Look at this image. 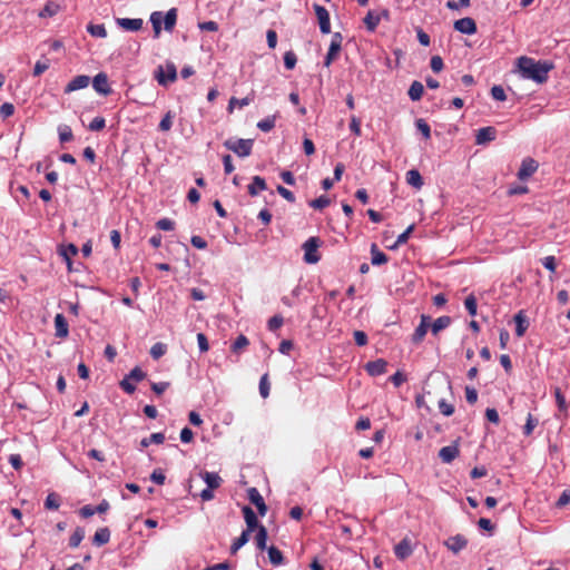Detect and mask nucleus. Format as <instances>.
Masks as SVG:
<instances>
[{"instance_id": "obj_1", "label": "nucleus", "mask_w": 570, "mask_h": 570, "mask_svg": "<svg viewBox=\"0 0 570 570\" xmlns=\"http://www.w3.org/2000/svg\"><path fill=\"white\" fill-rule=\"evenodd\" d=\"M517 66L523 78L538 83H544L548 80L549 72L554 68L551 61L534 60L527 56L518 58Z\"/></svg>"}, {"instance_id": "obj_51", "label": "nucleus", "mask_w": 570, "mask_h": 570, "mask_svg": "<svg viewBox=\"0 0 570 570\" xmlns=\"http://www.w3.org/2000/svg\"><path fill=\"white\" fill-rule=\"evenodd\" d=\"M417 130L424 136L425 139H430L431 137V128L429 124L424 119H417L416 122Z\"/></svg>"}, {"instance_id": "obj_30", "label": "nucleus", "mask_w": 570, "mask_h": 570, "mask_svg": "<svg viewBox=\"0 0 570 570\" xmlns=\"http://www.w3.org/2000/svg\"><path fill=\"white\" fill-rule=\"evenodd\" d=\"M363 21H364V24L366 26V29L368 31L373 32L377 28V26L381 21V18L379 14L374 13L373 11H368Z\"/></svg>"}, {"instance_id": "obj_37", "label": "nucleus", "mask_w": 570, "mask_h": 570, "mask_svg": "<svg viewBox=\"0 0 570 570\" xmlns=\"http://www.w3.org/2000/svg\"><path fill=\"white\" fill-rule=\"evenodd\" d=\"M85 538V530L81 527H77L69 539V546L77 548Z\"/></svg>"}, {"instance_id": "obj_7", "label": "nucleus", "mask_w": 570, "mask_h": 570, "mask_svg": "<svg viewBox=\"0 0 570 570\" xmlns=\"http://www.w3.org/2000/svg\"><path fill=\"white\" fill-rule=\"evenodd\" d=\"M314 11L318 20L320 30L322 33L327 35L331 32V20L327 9L320 4H314Z\"/></svg>"}, {"instance_id": "obj_3", "label": "nucleus", "mask_w": 570, "mask_h": 570, "mask_svg": "<svg viewBox=\"0 0 570 570\" xmlns=\"http://www.w3.org/2000/svg\"><path fill=\"white\" fill-rule=\"evenodd\" d=\"M321 246V240L318 237H309L304 244V261L307 264H316L321 259V255L318 254V247Z\"/></svg>"}, {"instance_id": "obj_19", "label": "nucleus", "mask_w": 570, "mask_h": 570, "mask_svg": "<svg viewBox=\"0 0 570 570\" xmlns=\"http://www.w3.org/2000/svg\"><path fill=\"white\" fill-rule=\"evenodd\" d=\"M142 19L118 18L117 24L127 31H138L142 28Z\"/></svg>"}, {"instance_id": "obj_47", "label": "nucleus", "mask_w": 570, "mask_h": 570, "mask_svg": "<svg viewBox=\"0 0 570 570\" xmlns=\"http://www.w3.org/2000/svg\"><path fill=\"white\" fill-rule=\"evenodd\" d=\"M269 390H271V385H269V382H268V374L265 373L261 380H259V393L262 395L263 399H266L268 397L269 395Z\"/></svg>"}, {"instance_id": "obj_18", "label": "nucleus", "mask_w": 570, "mask_h": 570, "mask_svg": "<svg viewBox=\"0 0 570 570\" xmlns=\"http://www.w3.org/2000/svg\"><path fill=\"white\" fill-rule=\"evenodd\" d=\"M242 511L247 525L246 531H249L252 533L255 529H258V527L261 525L258 524L257 517L253 509L248 505H245Z\"/></svg>"}, {"instance_id": "obj_43", "label": "nucleus", "mask_w": 570, "mask_h": 570, "mask_svg": "<svg viewBox=\"0 0 570 570\" xmlns=\"http://www.w3.org/2000/svg\"><path fill=\"white\" fill-rule=\"evenodd\" d=\"M248 345H249L248 338L245 335L240 334L239 336H237V338L233 343L232 352L239 353L243 348L247 347Z\"/></svg>"}, {"instance_id": "obj_22", "label": "nucleus", "mask_w": 570, "mask_h": 570, "mask_svg": "<svg viewBox=\"0 0 570 570\" xmlns=\"http://www.w3.org/2000/svg\"><path fill=\"white\" fill-rule=\"evenodd\" d=\"M267 188L266 181L261 176H254L252 183L248 185V194L250 196L258 195L259 191H263Z\"/></svg>"}, {"instance_id": "obj_33", "label": "nucleus", "mask_w": 570, "mask_h": 570, "mask_svg": "<svg viewBox=\"0 0 570 570\" xmlns=\"http://www.w3.org/2000/svg\"><path fill=\"white\" fill-rule=\"evenodd\" d=\"M371 254H372V264L373 265L385 264L389 259L387 256L377 248L376 244H373L371 246Z\"/></svg>"}, {"instance_id": "obj_46", "label": "nucleus", "mask_w": 570, "mask_h": 570, "mask_svg": "<svg viewBox=\"0 0 570 570\" xmlns=\"http://www.w3.org/2000/svg\"><path fill=\"white\" fill-rule=\"evenodd\" d=\"M165 441V435L163 433H153L149 438H145L141 440V445L144 448L148 446L150 443L161 444Z\"/></svg>"}, {"instance_id": "obj_44", "label": "nucleus", "mask_w": 570, "mask_h": 570, "mask_svg": "<svg viewBox=\"0 0 570 570\" xmlns=\"http://www.w3.org/2000/svg\"><path fill=\"white\" fill-rule=\"evenodd\" d=\"M58 132H59V139L61 142H68L73 139L72 130L67 125L59 126Z\"/></svg>"}, {"instance_id": "obj_42", "label": "nucleus", "mask_w": 570, "mask_h": 570, "mask_svg": "<svg viewBox=\"0 0 570 570\" xmlns=\"http://www.w3.org/2000/svg\"><path fill=\"white\" fill-rule=\"evenodd\" d=\"M275 116L267 117L257 122V128L264 132L271 131L275 127Z\"/></svg>"}, {"instance_id": "obj_34", "label": "nucleus", "mask_w": 570, "mask_h": 570, "mask_svg": "<svg viewBox=\"0 0 570 570\" xmlns=\"http://www.w3.org/2000/svg\"><path fill=\"white\" fill-rule=\"evenodd\" d=\"M177 12L176 9H170L164 17V28L167 31H171L176 24Z\"/></svg>"}, {"instance_id": "obj_25", "label": "nucleus", "mask_w": 570, "mask_h": 570, "mask_svg": "<svg viewBox=\"0 0 570 570\" xmlns=\"http://www.w3.org/2000/svg\"><path fill=\"white\" fill-rule=\"evenodd\" d=\"M202 475H203V480L207 484V488L215 490L220 487L223 480L217 473L206 471Z\"/></svg>"}, {"instance_id": "obj_48", "label": "nucleus", "mask_w": 570, "mask_h": 570, "mask_svg": "<svg viewBox=\"0 0 570 570\" xmlns=\"http://www.w3.org/2000/svg\"><path fill=\"white\" fill-rule=\"evenodd\" d=\"M330 204H331L330 198L325 195H322L318 198L313 199L309 203V206L313 207L314 209H323V208L327 207Z\"/></svg>"}, {"instance_id": "obj_63", "label": "nucleus", "mask_w": 570, "mask_h": 570, "mask_svg": "<svg viewBox=\"0 0 570 570\" xmlns=\"http://www.w3.org/2000/svg\"><path fill=\"white\" fill-rule=\"evenodd\" d=\"M541 262L548 271H550L551 273L556 272L557 261L554 256H546Z\"/></svg>"}, {"instance_id": "obj_64", "label": "nucleus", "mask_w": 570, "mask_h": 570, "mask_svg": "<svg viewBox=\"0 0 570 570\" xmlns=\"http://www.w3.org/2000/svg\"><path fill=\"white\" fill-rule=\"evenodd\" d=\"M131 380L126 376L119 383L120 387L128 394H132L136 390V386L130 382Z\"/></svg>"}, {"instance_id": "obj_4", "label": "nucleus", "mask_w": 570, "mask_h": 570, "mask_svg": "<svg viewBox=\"0 0 570 570\" xmlns=\"http://www.w3.org/2000/svg\"><path fill=\"white\" fill-rule=\"evenodd\" d=\"M155 78L161 86H167L169 82H174L177 79L176 66L171 62L167 63L165 68L163 66H158L155 71Z\"/></svg>"}, {"instance_id": "obj_54", "label": "nucleus", "mask_w": 570, "mask_h": 570, "mask_svg": "<svg viewBox=\"0 0 570 570\" xmlns=\"http://www.w3.org/2000/svg\"><path fill=\"white\" fill-rule=\"evenodd\" d=\"M166 353V345L163 343H156L150 348V355L153 358L158 360Z\"/></svg>"}, {"instance_id": "obj_27", "label": "nucleus", "mask_w": 570, "mask_h": 570, "mask_svg": "<svg viewBox=\"0 0 570 570\" xmlns=\"http://www.w3.org/2000/svg\"><path fill=\"white\" fill-rule=\"evenodd\" d=\"M406 183L417 189L423 186V179L419 170L411 169L406 173Z\"/></svg>"}, {"instance_id": "obj_35", "label": "nucleus", "mask_w": 570, "mask_h": 570, "mask_svg": "<svg viewBox=\"0 0 570 570\" xmlns=\"http://www.w3.org/2000/svg\"><path fill=\"white\" fill-rule=\"evenodd\" d=\"M175 115L171 111H167L158 125V129L163 132H167L173 127V120Z\"/></svg>"}, {"instance_id": "obj_57", "label": "nucleus", "mask_w": 570, "mask_h": 570, "mask_svg": "<svg viewBox=\"0 0 570 570\" xmlns=\"http://www.w3.org/2000/svg\"><path fill=\"white\" fill-rule=\"evenodd\" d=\"M537 424H538V420L534 419L531 414H528L527 423L523 428V434L529 436L533 432Z\"/></svg>"}, {"instance_id": "obj_59", "label": "nucleus", "mask_w": 570, "mask_h": 570, "mask_svg": "<svg viewBox=\"0 0 570 570\" xmlns=\"http://www.w3.org/2000/svg\"><path fill=\"white\" fill-rule=\"evenodd\" d=\"M127 376L135 382H140L146 377V373L140 367L136 366Z\"/></svg>"}, {"instance_id": "obj_41", "label": "nucleus", "mask_w": 570, "mask_h": 570, "mask_svg": "<svg viewBox=\"0 0 570 570\" xmlns=\"http://www.w3.org/2000/svg\"><path fill=\"white\" fill-rule=\"evenodd\" d=\"M553 393H554V397H556L559 411L567 412L568 403L566 401L564 395L561 392V389L559 386L554 387Z\"/></svg>"}, {"instance_id": "obj_32", "label": "nucleus", "mask_w": 570, "mask_h": 570, "mask_svg": "<svg viewBox=\"0 0 570 570\" xmlns=\"http://www.w3.org/2000/svg\"><path fill=\"white\" fill-rule=\"evenodd\" d=\"M267 530L266 528L261 524L257 529V533L255 535V543L257 549L265 550L266 549V541H267Z\"/></svg>"}, {"instance_id": "obj_16", "label": "nucleus", "mask_w": 570, "mask_h": 570, "mask_svg": "<svg viewBox=\"0 0 570 570\" xmlns=\"http://www.w3.org/2000/svg\"><path fill=\"white\" fill-rule=\"evenodd\" d=\"M387 362L383 358L371 361L365 365V370L372 376L382 375L386 372Z\"/></svg>"}, {"instance_id": "obj_56", "label": "nucleus", "mask_w": 570, "mask_h": 570, "mask_svg": "<svg viewBox=\"0 0 570 570\" xmlns=\"http://www.w3.org/2000/svg\"><path fill=\"white\" fill-rule=\"evenodd\" d=\"M106 127V120L105 118L102 117H95L90 124H89V129L91 131H100L102 130L104 128Z\"/></svg>"}, {"instance_id": "obj_21", "label": "nucleus", "mask_w": 570, "mask_h": 570, "mask_svg": "<svg viewBox=\"0 0 570 570\" xmlns=\"http://www.w3.org/2000/svg\"><path fill=\"white\" fill-rule=\"evenodd\" d=\"M514 322H515V334L518 337H522L529 326V322L522 311H520L515 314Z\"/></svg>"}, {"instance_id": "obj_10", "label": "nucleus", "mask_w": 570, "mask_h": 570, "mask_svg": "<svg viewBox=\"0 0 570 570\" xmlns=\"http://www.w3.org/2000/svg\"><path fill=\"white\" fill-rule=\"evenodd\" d=\"M454 29L464 35H474L478 30L475 21L470 18H461L453 24Z\"/></svg>"}, {"instance_id": "obj_62", "label": "nucleus", "mask_w": 570, "mask_h": 570, "mask_svg": "<svg viewBox=\"0 0 570 570\" xmlns=\"http://www.w3.org/2000/svg\"><path fill=\"white\" fill-rule=\"evenodd\" d=\"M14 112V106L10 102H4L0 106V116L2 118L11 117Z\"/></svg>"}, {"instance_id": "obj_36", "label": "nucleus", "mask_w": 570, "mask_h": 570, "mask_svg": "<svg viewBox=\"0 0 570 570\" xmlns=\"http://www.w3.org/2000/svg\"><path fill=\"white\" fill-rule=\"evenodd\" d=\"M161 20H163L161 12L156 11V12L151 13L150 22L153 24L155 38H158L159 35H160V31H161Z\"/></svg>"}, {"instance_id": "obj_53", "label": "nucleus", "mask_w": 570, "mask_h": 570, "mask_svg": "<svg viewBox=\"0 0 570 570\" xmlns=\"http://www.w3.org/2000/svg\"><path fill=\"white\" fill-rule=\"evenodd\" d=\"M296 62H297V57L293 51L285 52L284 65H285L286 69H288V70L294 69V67L296 66Z\"/></svg>"}, {"instance_id": "obj_2", "label": "nucleus", "mask_w": 570, "mask_h": 570, "mask_svg": "<svg viewBox=\"0 0 570 570\" xmlns=\"http://www.w3.org/2000/svg\"><path fill=\"white\" fill-rule=\"evenodd\" d=\"M253 139H227L224 146L239 157H247L252 154Z\"/></svg>"}, {"instance_id": "obj_55", "label": "nucleus", "mask_w": 570, "mask_h": 570, "mask_svg": "<svg viewBox=\"0 0 570 570\" xmlns=\"http://www.w3.org/2000/svg\"><path fill=\"white\" fill-rule=\"evenodd\" d=\"M78 253V248L76 245L73 244H69L62 252H61V255L65 257V259L67 261L68 265L71 264V257L72 256H76Z\"/></svg>"}, {"instance_id": "obj_60", "label": "nucleus", "mask_w": 570, "mask_h": 570, "mask_svg": "<svg viewBox=\"0 0 570 570\" xmlns=\"http://www.w3.org/2000/svg\"><path fill=\"white\" fill-rule=\"evenodd\" d=\"M430 66L434 72H441L444 67L443 59L440 56H433L430 60Z\"/></svg>"}, {"instance_id": "obj_8", "label": "nucleus", "mask_w": 570, "mask_h": 570, "mask_svg": "<svg viewBox=\"0 0 570 570\" xmlns=\"http://www.w3.org/2000/svg\"><path fill=\"white\" fill-rule=\"evenodd\" d=\"M430 325L431 317L429 315L422 314L420 317V324L414 330V333L412 335V342L414 344H420L424 340V336L426 335Z\"/></svg>"}, {"instance_id": "obj_26", "label": "nucleus", "mask_w": 570, "mask_h": 570, "mask_svg": "<svg viewBox=\"0 0 570 570\" xmlns=\"http://www.w3.org/2000/svg\"><path fill=\"white\" fill-rule=\"evenodd\" d=\"M61 10L60 4L53 1H48L43 9L39 12V17L49 18L56 16Z\"/></svg>"}, {"instance_id": "obj_20", "label": "nucleus", "mask_w": 570, "mask_h": 570, "mask_svg": "<svg viewBox=\"0 0 570 570\" xmlns=\"http://www.w3.org/2000/svg\"><path fill=\"white\" fill-rule=\"evenodd\" d=\"M394 553L400 560H404L412 554V548L407 539H403L394 548Z\"/></svg>"}, {"instance_id": "obj_58", "label": "nucleus", "mask_w": 570, "mask_h": 570, "mask_svg": "<svg viewBox=\"0 0 570 570\" xmlns=\"http://www.w3.org/2000/svg\"><path fill=\"white\" fill-rule=\"evenodd\" d=\"M491 96L498 101H504L507 99L505 91L501 86H493L491 88Z\"/></svg>"}, {"instance_id": "obj_9", "label": "nucleus", "mask_w": 570, "mask_h": 570, "mask_svg": "<svg viewBox=\"0 0 570 570\" xmlns=\"http://www.w3.org/2000/svg\"><path fill=\"white\" fill-rule=\"evenodd\" d=\"M444 546L454 554H458L460 551L466 548L468 539L462 534H455L453 537L448 538L444 541Z\"/></svg>"}, {"instance_id": "obj_14", "label": "nucleus", "mask_w": 570, "mask_h": 570, "mask_svg": "<svg viewBox=\"0 0 570 570\" xmlns=\"http://www.w3.org/2000/svg\"><path fill=\"white\" fill-rule=\"evenodd\" d=\"M248 499H249L250 503H253L257 508L258 513L262 517H264L267 512V505L265 504V501H264L262 494L259 493V491L256 488H250L248 490Z\"/></svg>"}, {"instance_id": "obj_13", "label": "nucleus", "mask_w": 570, "mask_h": 570, "mask_svg": "<svg viewBox=\"0 0 570 570\" xmlns=\"http://www.w3.org/2000/svg\"><path fill=\"white\" fill-rule=\"evenodd\" d=\"M460 454V449L458 443H453L448 446H443L439 451V458L443 463H451L453 460H455Z\"/></svg>"}, {"instance_id": "obj_15", "label": "nucleus", "mask_w": 570, "mask_h": 570, "mask_svg": "<svg viewBox=\"0 0 570 570\" xmlns=\"http://www.w3.org/2000/svg\"><path fill=\"white\" fill-rule=\"evenodd\" d=\"M55 335L58 338H66L69 335V325L62 314H57L55 316Z\"/></svg>"}, {"instance_id": "obj_23", "label": "nucleus", "mask_w": 570, "mask_h": 570, "mask_svg": "<svg viewBox=\"0 0 570 570\" xmlns=\"http://www.w3.org/2000/svg\"><path fill=\"white\" fill-rule=\"evenodd\" d=\"M110 540V531L108 528H100L96 531L92 543L100 547L108 543Z\"/></svg>"}, {"instance_id": "obj_24", "label": "nucleus", "mask_w": 570, "mask_h": 570, "mask_svg": "<svg viewBox=\"0 0 570 570\" xmlns=\"http://www.w3.org/2000/svg\"><path fill=\"white\" fill-rule=\"evenodd\" d=\"M451 324V317L450 316H440L438 317L433 323H431L430 327L434 335H436L442 330H445Z\"/></svg>"}, {"instance_id": "obj_49", "label": "nucleus", "mask_w": 570, "mask_h": 570, "mask_svg": "<svg viewBox=\"0 0 570 570\" xmlns=\"http://www.w3.org/2000/svg\"><path fill=\"white\" fill-rule=\"evenodd\" d=\"M438 406H439V410L440 412L445 415V416H451L453 413H454V406L453 404L446 402V400L444 399H441L439 402H438Z\"/></svg>"}, {"instance_id": "obj_17", "label": "nucleus", "mask_w": 570, "mask_h": 570, "mask_svg": "<svg viewBox=\"0 0 570 570\" xmlns=\"http://www.w3.org/2000/svg\"><path fill=\"white\" fill-rule=\"evenodd\" d=\"M497 130L494 127H483L480 128L475 136V142L478 145H483L490 142L495 139Z\"/></svg>"}, {"instance_id": "obj_6", "label": "nucleus", "mask_w": 570, "mask_h": 570, "mask_svg": "<svg viewBox=\"0 0 570 570\" xmlns=\"http://www.w3.org/2000/svg\"><path fill=\"white\" fill-rule=\"evenodd\" d=\"M539 164L531 157H527L522 160L518 171V178L520 180H527L538 170Z\"/></svg>"}, {"instance_id": "obj_45", "label": "nucleus", "mask_w": 570, "mask_h": 570, "mask_svg": "<svg viewBox=\"0 0 570 570\" xmlns=\"http://www.w3.org/2000/svg\"><path fill=\"white\" fill-rule=\"evenodd\" d=\"M464 306H465L466 311L469 312V314L471 316H475L476 315L478 302H476V298H475V296L473 294H470L464 299Z\"/></svg>"}, {"instance_id": "obj_38", "label": "nucleus", "mask_w": 570, "mask_h": 570, "mask_svg": "<svg viewBox=\"0 0 570 570\" xmlns=\"http://www.w3.org/2000/svg\"><path fill=\"white\" fill-rule=\"evenodd\" d=\"M87 31L92 36L97 38H106L107 37V30L105 28V24H92L89 23L87 26Z\"/></svg>"}, {"instance_id": "obj_31", "label": "nucleus", "mask_w": 570, "mask_h": 570, "mask_svg": "<svg viewBox=\"0 0 570 570\" xmlns=\"http://www.w3.org/2000/svg\"><path fill=\"white\" fill-rule=\"evenodd\" d=\"M250 532L244 530L242 534L234 540L230 547V553L235 554L243 546H245L249 541Z\"/></svg>"}, {"instance_id": "obj_29", "label": "nucleus", "mask_w": 570, "mask_h": 570, "mask_svg": "<svg viewBox=\"0 0 570 570\" xmlns=\"http://www.w3.org/2000/svg\"><path fill=\"white\" fill-rule=\"evenodd\" d=\"M268 559L273 566H281L284 562V557L282 551L275 546H271L267 549Z\"/></svg>"}, {"instance_id": "obj_28", "label": "nucleus", "mask_w": 570, "mask_h": 570, "mask_svg": "<svg viewBox=\"0 0 570 570\" xmlns=\"http://www.w3.org/2000/svg\"><path fill=\"white\" fill-rule=\"evenodd\" d=\"M423 92H424L423 85L420 81L415 80L411 83L407 94H409V97L411 98V100L417 101L422 98Z\"/></svg>"}, {"instance_id": "obj_50", "label": "nucleus", "mask_w": 570, "mask_h": 570, "mask_svg": "<svg viewBox=\"0 0 570 570\" xmlns=\"http://www.w3.org/2000/svg\"><path fill=\"white\" fill-rule=\"evenodd\" d=\"M45 507L49 510H57L60 507L58 495L56 493L48 494L45 501Z\"/></svg>"}, {"instance_id": "obj_40", "label": "nucleus", "mask_w": 570, "mask_h": 570, "mask_svg": "<svg viewBox=\"0 0 570 570\" xmlns=\"http://www.w3.org/2000/svg\"><path fill=\"white\" fill-rule=\"evenodd\" d=\"M254 100L253 96H247L243 99H237L235 97H232L228 104V111L232 112L234 107L237 105L239 108H243L247 105H249Z\"/></svg>"}, {"instance_id": "obj_12", "label": "nucleus", "mask_w": 570, "mask_h": 570, "mask_svg": "<svg viewBox=\"0 0 570 570\" xmlns=\"http://www.w3.org/2000/svg\"><path fill=\"white\" fill-rule=\"evenodd\" d=\"M90 83V77L86 75L76 76L68 85L65 87V94H70L76 90H80L87 88Z\"/></svg>"}, {"instance_id": "obj_61", "label": "nucleus", "mask_w": 570, "mask_h": 570, "mask_svg": "<svg viewBox=\"0 0 570 570\" xmlns=\"http://www.w3.org/2000/svg\"><path fill=\"white\" fill-rule=\"evenodd\" d=\"M156 226L160 230H173L175 228V223L169 218H161L156 223Z\"/></svg>"}, {"instance_id": "obj_11", "label": "nucleus", "mask_w": 570, "mask_h": 570, "mask_svg": "<svg viewBox=\"0 0 570 570\" xmlns=\"http://www.w3.org/2000/svg\"><path fill=\"white\" fill-rule=\"evenodd\" d=\"M92 87L98 94L104 96L111 94V88L108 83V77L105 72H99L94 77Z\"/></svg>"}, {"instance_id": "obj_5", "label": "nucleus", "mask_w": 570, "mask_h": 570, "mask_svg": "<svg viewBox=\"0 0 570 570\" xmlns=\"http://www.w3.org/2000/svg\"><path fill=\"white\" fill-rule=\"evenodd\" d=\"M343 37L340 32H335L332 36L331 43L326 57L324 59V66L330 67L333 61L337 58L342 49Z\"/></svg>"}, {"instance_id": "obj_52", "label": "nucleus", "mask_w": 570, "mask_h": 570, "mask_svg": "<svg viewBox=\"0 0 570 570\" xmlns=\"http://www.w3.org/2000/svg\"><path fill=\"white\" fill-rule=\"evenodd\" d=\"M284 323V318L282 315H274L268 320L267 327L269 331H277Z\"/></svg>"}, {"instance_id": "obj_39", "label": "nucleus", "mask_w": 570, "mask_h": 570, "mask_svg": "<svg viewBox=\"0 0 570 570\" xmlns=\"http://www.w3.org/2000/svg\"><path fill=\"white\" fill-rule=\"evenodd\" d=\"M413 230H414V224L410 225L402 234H400L396 238L395 244L392 245L390 248L395 249L399 246L405 244L409 240L410 235L412 234Z\"/></svg>"}]
</instances>
